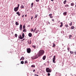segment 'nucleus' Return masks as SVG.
Masks as SVG:
<instances>
[{
    "mask_svg": "<svg viewBox=\"0 0 76 76\" xmlns=\"http://www.w3.org/2000/svg\"><path fill=\"white\" fill-rule=\"evenodd\" d=\"M21 9H23L24 8V6L23 5H21L20 6Z\"/></svg>",
    "mask_w": 76,
    "mask_h": 76,
    "instance_id": "nucleus-18",
    "label": "nucleus"
},
{
    "mask_svg": "<svg viewBox=\"0 0 76 76\" xmlns=\"http://www.w3.org/2000/svg\"><path fill=\"white\" fill-rule=\"evenodd\" d=\"M15 25H19V23H18V22H16L15 23Z\"/></svg>",
    "mask_w": 76,
    "mask_h": 76,
    "instance_id": "nucleus-29",
    "label": "nucleus"
},
{
    "mask_svg": "<svg viewBox=\"0 0 76 76\" xmlns=\"http://www.w3.org/2000/svg\"><path fill=\"white\" fill-rule=\"evenodd\" d=\"M75 54L76 55V51H75Z\"/></svg>",
    "mask_w": 76,
    "mask_h": 76,
    "instance_id": "nucleus-52",
    "label": "nucleus"
},
{
    "mask_svg": "<svg viewBox=\"0 0 76 76\" xmlns=\"http://www.w3.org/2000/svg\"><path fill=\"white\" fill-rule=\"evenodd\" d=\"M49 23V24H50V22H49V23Z\"/></svg>",
    "mask_w": 76,
    "mask_h": 76,
    "instance_id": "nucleus-59",
    "label": "nucleus"
},
{
    "mask_svg": "<svg viewBox=\"0 0 76 76\" xmlns=\"http://www.w3.org/2000/svg\"><path fill=\"white\" fill-rule=\"evenodd\" d=\"M23 32H26V29L25 28H23Z\"/></svg>",
    "mask_w": 76,
    "mask_h": 76,
    "instance_id": "nucleus-20",
    "label": "nucleus"
},
{
    "mask_svg": "<svg viewBox=\"0 0 76 76\" xmlns=\"http://www.w3.org/2000/svg\"><path fill=\"white\" fill-rule=\"evenodd\" d=\"M46 58V56H44L42 58V59L43 60H45Z\"/></svg>",
    "mask_w": 76,
    "mask_h": 76,
    "instance_id": "nucleus-10",
    "label": "nucleus"
},
{
    "mask_svg": "<svg viewBox=\"0 0 76 76\" xmlns=\"http://www.w3.org/2000/svg\"><path fill=\"white\" fill-rule=\"evenodd\" d=\"M33 5H34V3H32L31 4V8H32V7H33Z\"/></svg>",
    "mask_w": 76,
    "mask_h": 76,
    "instance_id": "nucleus-22",
    "label": "nucleus"
},
{
    "mask_svg": "<svg viewBox=\"0 0 76 76\" xmlns=\"http://www.w3.org/2000/svg\"><path fill=\"white\" fill-rule=\"evenodd\" d=\"M51 1H54V0H51Z\"/></svg>",
    "mask_w": 76,
    "mask_h": 76,
    "instance_id": "nucleus-56",
    "label": "nucleus"
},
{
    "mask_svg": "<svg viewBox=\"0 0 76 76\" xmlns=\"http://www.w3.org/2000/svg\"><path fill=\"white\" fill-rule=\"evenodd\" d=\"M71 29H75V26H72L71 27Z\"/></svg>",
    "mask_w": 76,
    "mask_h": 76,
    "instance_id": "nucleus-14",
    "label": "nucleus"
},
{
    "mask_svg": "<svg viewBox=\"0 0 76 76\" xmlns=\"http://www.w3.org/2000/svg\"><path fill=\"white\" fill-rule=\"evenodd\" d=\"M18 15V16H20V13H19L18 14H17Z\"/></svg>",
    "mask_w": 76,
    "mask_h": 76,
    "instance_id": "nucleus-45",
    "label": "nucleus"
},
{
    "mask_svg": "<svg viewBox=\"0 0 76 76\" xmlns=\"http://www.w3.org/2000/svg\"><path fill=\"white\" fill-rule=\"evenodd\" d=\"M66 2H67V1H66V0H65V1H64V4H66Z\"/></svg>",
    "mask_w": 76,
    "mask_h": 76,
    "instance_id": "nucleus-36",
    "label": "nucleus"
},
{
    "mask_svg": "<svg viewBox=\"0 0 76 76\" xmlns=\"http://www.w3.org/2000/svg\"><path fill=\"white\" fill-rule=\"evenodd\" d=\"M33 19V17H32L31 18V20H32Z\"/></svg>",
    "mask_w": 76,
    "mask_h": 76,
    "instance_id": "nucleus-50",
    "label": "nucleus"
},
{
    "mask_svg": "<svg viewBox=\"0 0 76 76\" xmlns=\"http://www.w3.org/2000/svg\"><path fill=\"white\" fill-rule=\"evenodd\" d=\"M21 63L22 64H24V62L23 61H21Z\"/></svg>",
    "mask_w": 76,
    "mask_h": 76,
    "instance_id": "nucleus-33",
    "label": "nucleus"
},
{
    "mask_svg": "<svg viewBox=\"0 0 76 76\" xmlns=\"http://www.w3.org/2000/svg\"><path fill=\"white\" fill-rule=\"evenodd\" d=\"M32 47H33L34 49H36V46H35V45H32Z\"/></svg>",
    "mask_w": 76,
    "mask_h": 76,
    "instance_id": "nucleus-16",
    "label": "nucleus"
},
{
    "mask_svg": "<svg viewBox=\"0 0 76 76\" xmlns=\"http://www.w3.org/2000/svg\"><path fill=\"white\" fill-rule=\"evenodd\" d=\"M46 72L48 73H50V72H51V69H49V68H46Z\"/></svg>",
    "mask_w": 76,
    "mask_h": 76,
    "instance_id": "nucleus-2",
    "label": "nucleus"
},
{
    "mask_svg": "<svg viewBox=\"0 0 76 76\" xmlns=\"http://www.w3.org/2000/svg\"><path fill=\"white\" fill-rule=\"evenodd\" d=\"M28 61H25V63H24V64H26V63L28 64Z\"/></svg>",
    "mask_w": 76,
    "mask_h": 76,
    "instance_id": "nucleus-28",
    "label": "nucleus"
},
{
    "mask_svg": "<svg viewBox=\"0 0 76 76\" xmlns=\"http://www.w3.org/2000/svg\"><path fill=\"white\" fill-rule=\"evenodd\" d=\"M61 25L60 26L61 28L63 26V23L61 22Z\"/></svg>",
    "mask_w": 76,
    "mask_h": 76,
    "instance_id": "nucleus-17",
    "label": "nucleus"
},
{
    "mask_svg": "<svg viewBox=\"0 0 76 76\" xmlns=\"http://www.w3.org/2000/svg\"><path fill=\"white\" fill-rule=\"evenodd\" d=\"M67 50H68V52L69 51V50H70V48L68 47L67 48Z\"/></svg>",
    "mask_w": 76,
    "mask_h": 76,
    "instance_id": "nucleus-32",
    "label": "nucleus"
},
{
    "mask_svg": "<svg viewBox=\"0 0 76 76\" xmlns=\"http://www.w3.org/2000/svg\"><path fill=\"white\" fill-rule=\"evenodd\" d=\"M35 69H34L33 70V72H35Z\"/></svg>",
    "mask_w": 76,
    "mask_h": 76,
    "instance_id": "nucleus-48",
    "label": "nucleus"
},
{
    "mask_svg": "<svg viewBox=\"0 0 76 76\" xmlns=\"http://www.w3.org/2000/svg\"><path fill=\"white\" fill-rule=\"evenodd\" d=\"M52 21H53V22H54V19H52Z\"/></svg>",
    "mask_w": 76,
    "mask_h": 76,
    "instance_id": "nucleus-51",
    "label": "nucleus"
},
{
    "mask_svg": "<svg viewBox=\"0 0 76 76\" xmlns=\"http://www.w3.org/2000/svg\"><path fill=\"white\" fill-rule=\"evenodd\" d=\"M55 60H56V56H53V61L54 63H56V62H55Z\"/></svg>",
    "mask_w": 76,
    "mask_h": 76,
    "instance_id": "nucleus-5",
    "label": "nucleus"
},
{
    "mask_svg": "<svg viewBox=\"0 0 76 76\" xmlns=\"http://www.w3.org/2000/svg\"><path fill=\"white\" fill-rule=\"evenodd\" d=\"M36 30H37V28H35L34 30H33V32L34 33V32H35V31H36Z\"/></svg>",
    "mask_w": 76,
    "mask_h": 76,
    "instance_id": "nucleus-30",
    "label": "nucleus"
},
{
    "mask_svg": "<svg viewBox=\"0 0 76 76\" xmlns=\"http://www.w3.org/2000/svg\"><path fill=\"white\" fill-rule=\"evenodd\" d=\"M71 15H72V16H74V15H75V13H72Z\"/></svg>",
    "mask_w": 76,
    "mask_h": 76,
    "instance_id": "nucleus-35",
    "label": "nucleus"
},
{
    "mask_svg": "<svg viewBox=\"0 0 76 76\" xmlns=\"http://www.w3.org/2000/svg\"><path fill=\"white\" fill-rule=\"evenodd\" d=\"M25 17H27V15H25Z\"/></svg>",
    "mask_w": 76,
    "mask_h": 76,
    "instance_id": "nucleus-49",
    "label": "nucleus"
},
{
    "mask_svg": "<svg viewBox=\"0 0 76 76\" xmlns=\"http://www.w3.org/2000/svg\"><path fill=\"white\" fill-rule=\"evenodd\" d=\"M39 32V30H37L36 32H35V33L36 34H37V33H38V32Z\"/></svg>",
    "mask_w": 76,
    "mask_h": 76,
    "instance_id": "nucleus-19",
    "label": "nucleus"
},
{
    "mask_svg": "<svg viewBox=\"0 0 76 76\" xmlns=\"http://www.w3.org/2000/svg\"><path fill=\"white\" fill-rule=\"evenodd\" d=\"M19 13V12H17L16 13L17 15Z\"/></svg>",
    "mask_w": 76,
    "mask_h": 76,
    "instance_id": "nucleus-43",
    "label": "nucleus"
},
{
    "mask_svg": "<svg viewBox=\"0 0 76 76\" xmlns=\"http://www.w3.org/2000/svg\"><path fill=\"white\" fill-rule=\"evenodd\" d=\"M48 76H50V73H48Z\"/></svg>",
    "mask_w": 76,
    "mask_h": 76,
    "instance_id": "nucleus-46",
    "label": "nucleus"
},
{
    "mask_svg": "<svg viewBox=\"0 0 76 76\" xmlns=\"http://www.w3.org/2000/svg\"><path fill=\"white\" fill-rule=\"evenodd\" d=\"M18 9H19V8H18V7H15L14 9L15 12H17V11L18 10Z\"/></svg>",
    "mask_w": 76,
    "mask_h": 76,
    "instance_id": "nucleus-6",
    "label": "nucleus"
},
{
    "mask_svg": "<svg viewBox=\"0 0 76 76\" xmlns=\"http://www.w3.org/2000/svg\"><path fill=\"white\" fill-rule=\"evenodd\" d=\"M44 51L42 50H40L38 53H37V56L39 57H40V56H42L44 54Z\"/></svg>",
    "mask_w": 76,
    "mask_h": 76,
    "instance_id": "nucleus-1",
    "label": "nucleus"
},
{
    "mask_svg": "<svg viewBox=\"0 0 76 76\" xmlns=\"http://www.w3.org/2000/svg\"><path fill=\"white\" fill-rule=\"evenodd\" d=\"M65 26L66 27V28L69 27V26H68V25H65Z\"/></svg>",
    "mask_w": 76,
    "mask_h": 76,
    "instance_id": "nucleus-41",
    "label": "nucleus"
},
{
    "mask_svg": "<svg viewBox=\"0 0 76 76\" xmlns=\"http://www.w3.org/2000/svg\"><path fill=\"white\" fill-rule=\"evenodd\" d=\"M20 31H22V25L20 24Z\"/></svg>",
    "mask_w": 76,
    "mask_h": 76,
    "instance_id": "nucleus-7",
    "label": "nucleus"
},
{
    "mask_svg": "<svg viewBox=\"0 0 76 76\" xmlns=\"http://www.w3.org/2000/svg\"><path fill=\"white\" fill-rule=\"evenodd\" d=\"M69 25L70 26H72V22H71L69 24Z\"/></svg>",
    "mask_w": 76,
    "mask_h": 76,
    "instance_id": "nucleus-37",
    "label": "nucleus"
},
{
    "mask_svg": "<svg viewBox=\"0 0 76 76\" xmlns=\"http://www.w3.org/2000/svg\"><path fill=\"white\" fill-rule=\"evenodd\" d=\"M24 40H25V39H23V41H24Z\"/></svg>",
    "mask_w": 76,
    "mask_h": 76,
    "instance_id": "nucleus-55",
    "label": "nucleus"
},
{
    "mask_svg": "<svg viewBox=\"0 0 76 76\" xmlns=\"http://www.w3.org/2000/svg\"><path fill=\"white\" fill-rule=\"evenodd\" d=\"M26 50L27 53H28L29 54L31 53V48H27Z\"/></svg>",
    "mask_w": 76,
    "mask_h": 76,
    "instance_id": "nucleus-3",
    "label": "nucleus"
},
{
    "mask_svg": "<svg viewBox=\"0 0 76 76\" xmlns=\"http://www.w3.org/2000/svg\"><path fill=\"white\" fill-rule=\"evenodd\" d=\"M31 32H34V30H33V28H32L31 29Z\"/></svg>",
    "mask_w": 76,
    "mask_h": 76,
    "instance_id": "nucleus-40",
    "label": "nucleus"
},
{
    "mask_svg": "<svg viewBox=\"0 0 76 76\" xmlns=\"http://www.w3.org/2000/svg\"><path fill=\"white\" fill-rule=\"evenodd\" d=\"M49 15L50 18H53V17L52 16V14H50Z\"/></svg>",
    "mask_w": 76,
    "mask_h": 76,
    "instance_id": "nucleus-13",
    "label": "nucleus"
},
{
    "mask_svg": "<svg viewBox=\"0 0 76 76\" xmlns=\"http://www.w3.org/2000/svg\"><path fill=\"white\" fill-rule=\"evenodd\" d=\"M20 6V5H19V4H18V7H18V9H19V6Z\"/></svg>",
    "mask_w": 76,
    "mask_h": 76,
    "instance_id": "nucleus-39",
    "label": "nucleus"
},
{
    "mask_svg": "<svg viewBox=\"0 0 76 76\" xmlns=\"http://www.w3.org/2000/svg\"><path fill=\"white\" fill-rule=\"evenodd\" d=\"M31 67H35V66L34 65H33L31 66Z\"/></svg>",
    "mask_w": 76,
    "mask_h": 76,
    "instance_id": "nucleus-31",
    "label": "nucleus"
},
{
    "mask_svg": "<svg viewBox=\"0 0 76 76\" xmlns=\"http://www.w3.org/2000/svg\"><path fill=\"white\" fill-rule=\"evenodd\" d=\"M23 16H24V15H23L22 16V18H23Z\"/></svg>",
    "mask_w": 76,
    "mask_h": 76,
    "instance_id": "nucleus-54",
    "label": "nucleus"
},
{
    "mask_svg": "<svg viewBox=\"0 0 76 76\" xmlns=\"http://www.w3.org/2000/svg\"><path fill=\"white\" fill-rule=\"evenodd\" d=\"M66 14H67V12H64L63 13V15H65V16H66Z\"/></svg>",
    "mask_w": 76,
    "mask_h": 76,
    "instance_id": "nucleus-21",
    "label": "nucleus"
},
{
    "mask_svg": "<svg viewBox=\"0 0 76 76\" xmlns=\"http://www.w3.org/2000/svg\"><path fill=\"white\" fill-rule=\"evenodd\" d=\"M70 53H71V54H73V53H74V52H73V51H70Z\"/></svg>",
    "mask_w": 76,
    "mask_h": 76,
    "instance_id": "nucleus-27",
    "label": "nucleus"
},
{
    "mask_svg": "<svg viewBox=\"0 0 76 76\" xmlns=\"http://www.w3.org/2000/svg\"><path fill=\"white\" fill-rule=\"evenodd\" d=\"M47 62L48 63H50V61H48Z\"/></svg>",
    "mask_w": 76,
    "mask_h": 76,
    "instance_id": "nucleus-47",
    "label": "nucleus"
},
{
    "mask_svg": "<svg viewBox=\"0 0 76 76\" xmlns=\"http://www.w3.org/2000/svg\"><path fill=\"white\" fill-rule=\"evenodd\" d=\"M71 5L72 6H73L74 5H75V4H74V3H71Z\"/></svg>",
    "mask_w": 76,
    "mask_h": 76,
    "instance_id": "nucleus-23",
    "label": "nucleus"
},
{
    "mask_svg": "<svg viewBox=\"0 0 76 76\" xmlns=\"http://www.w3.org/2000/svg\"><path fill=\"white\" fill-rule=\"evenodd\" d=\"M72 37V35H69V39H70V38H71V37Z\"/></svg>",
    "mask_w": 76,
    "mask_h": 76,
    "instance_id": "nucleus-25",
    "label": "nucleus"
},
{
    "mask_svg": "<svg viewBox=\"0 0 76 76\" xmlns=\"http://www.w3.org/2000/svg\"><path fill=\"white\" fill-rule=\"evenodd\" d=\"M21 41H23V40H21Z\"/></svg>",
    "mask_w": 76,
    "mask_h": 76,
    "instance_id": "nucleus-57",
    "label": "nucleus"
},
{
    "mask_svg": "<svg viewBox=\"0 0 76 76\" xmlns=\"http://www.w3.org/2000/svg\"><path fill=\"white\" fill-rule=\"evenodd\" d=\"M36 1L37 2H38V1H39V0H36Z\"/></svg>",
    "mask_w": 76,
    "mask_h": 76,
    "instance_id": "nucleus-44",
    "label": "nucleus"
},
{
    "mask_svg": "<svg viewBox=\"0 0 76 76\" xmlns=\"http://www.w3.org/2000/svg\"><path fill=\"white\" fill-rule=\"evenodd\" d=\"M25 59V58L23 57H22L20 59V61H21V60H23Z\"/></svg>",
    "mask_w": 76,
    "mask_h": 76,
    "instance_id": "nucleus-12",
    "label": "nucleus"
},
{
    "mask_svg": "<svg viewBox=\"0 0 76 76\" xmlns=\"http://www.w3.org/2000/svg\"><path fill=\"white\" fill-rule=\"evenodd\" d=\"M28 43L30 44H31V40H28Z\"/></svg>",
    "mask_w": 76,
    "mask_h": 76,
    "instance_id": "nucleus-11",
    "label": "nucleus"
},
{
    "mask_svg": "<svg viewBox=\"0 0 76 76\" xmlns=\"http://www.w3.org/2000/svg\"><path fill=\"white\" fill-rule=\"evenodd\" d=\"M25 25H24L23 26V29H25Z\"/></svg>",
    "mask_w": 76,
    "mask_h": 76,
    "instance_id": "nucleus-38",
    "label": "nucleus"
},
{
    "mask_svg": "<svg viewBox=\"0 0 76 76\" xmlns=\"http://www.w3.org/2000/svg\"><path fill=\"white\" fill-rule=\"evenodd\" d=\"M24 36H25V35H24V33H23L22 34V38H23V39L24 38Z\"/></svg>",
    "mask_w": 76,
    "mask_h": 76,
    "instance_id": "nucleus-15",
    "label": "nucleus"
},
{
    "mask_svg": "<svg viewBox=\"0 0 76 76\" xmlns=\"http://www.w3.org/2000/svg\"><path fill=\"white\" fill-rule=\"evenodd\" d=\"M15 37H18V35L16 34H15Z\"/></svg>",
    "mask_w": 76,
    "mask_h": 76,
    "instance_id": "nucleus-42",
    "label": "nucleus"
},
{
    "mask_svg": "<svg viewBox=\"0 0 76 76\" xmlns=\"http://www.w3.org/2000/svg\"><path fill=\"white\" fill-rule=\"evenodd\" d=\"M28 35L30 37H32V33H30L28 34Z\"/></svg>",
    "mask_w": 76,
    "mask_h": 76,
    "instance_id": "nucleus-9",
    "label": "nucleus"
},
{
    "mask_svg": "<svg viewBox=\"0 0 76 76\" xmlns=\"http://www.w3.org/2000/svg\"><path fill=\"white\" fill-rule=\"evenodd\" d=\"M69 6V5L68 4H66L65 6V7H68Z\"/></svg>",
    "mask_w": 76,
    "mask_h": 76,
    "instance_id": "nucleus-34",
    "label": "nucleus"
},
{
    "mask_svg": "<svg viewBox=\"0 0 76 76\" xmlns=\"http://www.w3.org/2000/svg\"><path fill=\"white\" fill-rule=\"evenodd\" d=\"M28 27H30V25H28Z\"/></svg>",
    "mask_w": 76,
    "mask_h": 76,
    "instance_id": "nucleus-53",
    "label": "nucleus"
},
{
    "mask_svg": "<svg viewBox=\"0 0 76 76\" xmlns=\"http://www.w3.org/2000/svg\"><path fill=\"white\" fill-rule=\"evenodd\" d=\"M18 38L20 39H22L23 38H22V36L21 35H20L19 36H18Z\"/></svg>",
    "mask_w": 76,
    "mask_h": 76,
    "instance_id": "nucleus-8",
    "label": "nucleus"
},
{
    "mask_svg": "<svg viewBox=\"0 0 76 76\" xmlns=\"http://www.w3.org/2000/svg\"><path fill=\"white\" fill-rule=\"evenodd\" d=\"M55 46H56V45H55V44H54V43H53V45L52 46L53 47H55Z\"/></svg>",
    "mask_w": 76,
    "mask_h": 76,
    "instance_id": "nucleus-26",
    "label": "nucleus"
},
{
    "mask_svg": "<svg viewBox=\"0 0 76 76\" xmlns=\"http://www.w3.org/2000/svg\"><path fill=\"white\" fill-rule=\"evenodd\" d=\"M38 58V57L37 55H36L31 57V58L33 59H36Z\"/></svg>",
    "mask_w": 76,
    "mask_h": 76,
    "instance_id": "nucleus-4",
    "label": "nucleus"
},
{
    "mask_svg": "<svg viewBox=\"0 0 76 76\" xmlns=\"http://www.w3.org/2000/svg\"><path fill=\"white\" fill-rule=\"evenodd\" d=\"M37 16H38V15L37 14L36 15H35V17H34V18H37Z\"/></svg>",
    "mask_w": 76,
    "mask_h": 76,
    "instance_id": "nucleus-24",
    "label": "nucleus"
},
{
    "mask_svg": "<svg viewBox=\"0 0 76 76\" xmlns=\"http://www.w3.org/2000/svg\"><path fill=\"white\" fill-rule=\"evenodd\" d=\"M36 76H38V75H37Z\"/></svg>",
    "mask_w": 76,
    "mask_h": 76,
    "instance_id": "nucleus-58",
    "label": "nucleus"
}]
</instances>
